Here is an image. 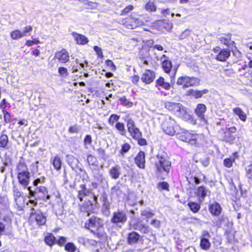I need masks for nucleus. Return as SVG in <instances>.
<instances>
[{"instance_id":"nucleus-29","label":"nucleus","mask_w":252,"mask_h":252,"mask_svg":"<svg viewBox=\"0 0 252 252\" xmlns=\"http://www.w3.org/2000/svg\"><path fill=\"white\" fill-rule=\"evenodd\" d=\"M51 161L56 170H60L62 167V162L61 158L58 155L53 158H51Z\"/></svg>"},{"instance_id":"nucleus-48","label":"nucleus","mask_w":252,"mask_h":252,"mask_svg":"<svg viewBox=\"0 0 252 252\" xmlns=\"http://www.w3.org/2000/svg\"><path fill=\"white\" fill-rule=\"evenodd\" d=\"M39 164H41V163H40L39 161H36L32 163L31 165V170L32 173L34 174L38 172Z\"/></svg>"},{"instance_id":"nucleus-55","label":"nucleus","mask_w":252,"mask_h":252,"mask_svg":"<svg viewBox=\"0 0 252 252\" xmlns=\"http://www.w3.org/2000/svg\"><path fill=\"white\" fill-rule=\"evenodd\" d=\"M2 112L4 115L3 117L4 122L6 123H9L11 122V115L8 112L6 111L5 110H3Z\"/></svg>"},{"instance_id":"nucleus-42","label":"nucleus","mask_w":252,"mask_h":252,"mask_svg":"<svg viewBox=\"0 0 252 252\" xmlns=\"http://www.w3.org/2000/svg\"><path fill=\"white\" fill-rule=\"evenodd\" d=\"M119 100L121 102V104L124 106L131 107L133 105L132 102L127 99L125 96L122 97H119Z\"/></svg>"},{"instance_id":"nucleus-64","label":"nucleus","mask_w":252,"mask_h":252,"mask_svg":"<svg viewBox=\"0 0 252 252\" xmlns=\"http://www.w3.org/2000/svg\"><path fill=\"white\" fill-rule=\"evenodd\" d=\"M96 252H107V249L104 245L99 243V248L95 250Z\"/></svg>"},{"instance_id":"nucleus-40","label":"nucleus","mask_w":252,"mask_h":252,"mask_svg":"<svg viewBox=\"0 0 252 252\" xmlns=\"http://www.w3.org/2000/svg\"><path fill=\"white\" fill-rule=\"evenodd\" d=\"M145 8L148 11H155L156 10L157 7L154 4V0H149V1L146 4Z\"/></svg>"},{"instance_id":"nucleus-54","label":"nucleus","mask_w":252,"mask_h":252,"mask_svg":"<svg viewBox=\"0 0 252 252\" xmlns=\"http://www.w3.org/2000/svg\"><path fill=\"white\" fill-rule=\"evenodd\" d=\"M22 194V192L20 191V189L16 187V186H14L13 187V195L14 197V199L16 200L18 198H20Z\"/></svg>"},{"instance_id":"nucleus-16","label":"nucleus","mask_w":252,"mask_h":252,"mask_svg":"<svg viewBox=\"0 0 252 252\" xmlns=\"http://www.w3.org/2000/svg\"><path fill=\"white\" fill-rule=\"evenodd\" d=\"M155 78V73L151 70H146L141 76L142 81L146 84L153 82Z\"/></svg>"},{"instance_id":"nucleus-17","label":"nucleus","mask_w":252,"mask_h":252,"mask_svg":"<svg viewBox=\"0 0 252 252\" xmlns=\"http://www.w3.org/2000/svg\"><path fill=\"white\" fill-rule=\"evenodd\" d=\"M209 92L208 90L204 89L203 90L189 89L187 92V95L190 96L195 99H198L202 97L203 95L206 94Z\"/></svg>"},{"instance_id":"nucleus-20","label":"nucleus","mask_w":252,"mask_h":252,"mask_svg":"<svg viewBox=\"0 0 252 252\" xmlns=\"http://www.w3.org/2000/svg\"><path fill=\"white\" fill-rule=\"evenodd\" d=\"M134 161L137 166L141 168L145 167V155L143 151H140L134 158Z\"/></svg>"},{"instance_id":"nucleus-18","label":"nucleus","mask_w":252,"mask_h":252,"mask_svg":"<svg viewBox=\"0 0 252 252\" xmlns=\"http://www.w3.org/2000/svg\"><path fill=\"white\" fill-rule=\"evenodd\" d=\"M141 236L138 233L132 231L127 234V243L129 245H133L138 243Z\"/></svg>"},{"instance_id":"nucleus-28","label":"nucleus","mask_w":252,"mask_h":252,"mask_svg":"<svg viewBox=\"0 0 252 252\" xmlns=\"http://www.w3.org/2000/svg\"><path fill=\"white\" fill-rule=\"evenodd\" d=\"M72 34L77 44L84 45L88 42V38L85 36L76 32H73Z\"/></svg>"},{"instance_id":"nucleus-3","label":"nucleus","mask_w":252,"mask_h":252,"mask_svg":"<svg viewBox=\"0 0 252 252\" xmlns=\"http://www.w3.org/2000/svg\"><path fill=\"white\" fill-rule=\"evenodd\" d=\"M171 162L167 154L163 150H159L157 155L155 163L156 173L158 174L169 173Z\"/></svg>"},{"instance_id":"nucleus-9","label":"nucleus","mask_w":252,"mask_h":252,"mask_svg":"<svg viewBox=\"0 0 252 252\" xmlns=\"http://www.w3.org/2000/svg\"><path fill=\"white\" fill-rule=\"evenodd\" d=\"M127 219L126 213L123 210H118L113 213L110 221L117 226L121 227L126 222Z\"/></svg>"},{"instance_id":"nucleus-26","label":"nucleus","mask_w":252,"mask_h":252,"mask_svg":"<svg viewBox=\"0 0 252 252\" xmlns=\"http://www.w3.org/2000/svg\"><path fill=\"white\" fill-rule=\"evenodd\" d=\"M133 229L139 231L143 234L148 233L149 232V227L144 223L137 222L133 224Z\"/></svg>"},{"instance_id":"nucleus-22","label":"nucleus","mask_w":252,"mask_h":252,"mask_svg":"<svg viewBox=\"0 0 252 252\" xmlns=\"http://www.w3.org/2000/svg\"><path fill=\"white\" fill-rule=\"evenodd\" d=\"M218 39L221 43L225 45L229 48L235 47V43L231 40V35L229 34L220 36Z\"/></svg>"},{"instance_id":"nucleus-41","label":"nucleus","mask_w":252,"mask_h":252,"mask_svg":"<svg viewBox=\"0 0 252 252\" xmlns=\"http://www.w3.org/2000/svg\"><path fill=\"white\" fill-rule=\"evenodd\" d=\"M56 240L55 237L51 234L46 236L45 238V243L50 246L53 245L55 243Z\"/></svg>"},{"instance_id":"nucleus-13","label":"nucleus","mask_w":252,"mask_h":252,"mask_svg":"<svg viewBox=\"0 0 252 252\" xmlns=\"http://www.w3.org/2000/svg\"><path fill=\"white\" fill-rule=\"evenodd\" d=\"M66 161L72 170H76L78 169L80 172L84 171L81 167V164L80 163L78 158H76L73 156L70 155H67Z\"/></svg>"},{"instance_id":"nucleus-27","label":"nucleus","mask_w":252,"mask_h":252,"mask_svg":"<svg viewBox=\"0 0 252 252\" xmlns=\"http://www.w3.org/2000/svg\"><path fill=\"white\" fill-rule=\"evenodd\" d=\"M156 87H160L162 88L169 90L170 89L171 85L165 81L163 77L160 76L156 80Z\"/></svg>"},{"instance_id":"nucleus-23","label":"nucleus","mask_w":252,"mask_h":252,"mask_svg":"<svg viewBox=\"0 0 252 252\" xmlns=\"http://www.w3.org/2000/svg\"><path fill=\"white\" fill-rule=\"evenodd\" d=\"M230 56V51L227 49H221L216 57V59L220 62L226 61Z\"/></svg>"},{"instance_id":"nucleus-52","label":"nucleus","mask_w":252,"mask_h":252,"mask_svg":"<svg viewBox=\"0 0 252 252\" xmlns=\"http://www.w3.org/2000/svg\"><path fill=\"white\" fill-rule=\"evenodd\" d=\"M247 178L252 180V164H251L246 167Z\"/></svg>"},{"instance_id":"nucleus-63","label":"nucleus","mask_w":252,"mask_h":252,"mask_svg":"<svg viewBox=\"0 0 252 252\" xmlns=\"http://www.w3.org/2000/svg\"><path fill=\"white\" fill-rule=\"evenodd\" d=\"M133 9V7L132 5H128L122 11V15L126 14L129 11H131Z\"/></svg>"},{"instance_id":"nucleus-35","label":"nucleus","mask_w":252,"mask_h":252,"mask_svg":"<svg viewBox=\"0 0 252 252\" xmlns=\"http://www.w3.org/2000/svg\"><path fill=\"white\" fill-rule=\"evenodd\" d=\"M16 169L17 174L29 172L26 164L22 161H19L17 164Z\"/></svg>"},{"instance_id":"nucleus-1","label":"nucleus","mask_w":252,"mask_h":252,"mask_svg":"<svg viewBox=\"0 0 252 252\" xmlns=\"http://www.w3.org/2000/svg\"><path fill=\"white\" fill-rule=\"evenodd\" d=\"M162 127L166 134L174 135L176 134L180 140L188 142L190 144L196 145L198 135L192 134L177 125L171 117L166 118L163 122Z\"/></svg>"},{"instance_id":"nucleus-61","label":"nucleus","mask_w":252,"mask_h":252,"mask_svg":"<svg viewBox=\"0 0 252 252\" xmlns=\"http://www.w3.org/2000/svg\"><path fill=\"white\" fill-rule=\"evenodd\" d=\"M39 40L36 38H34L32 40H27L26 42V45L28 46H32L33 44H37L39 43Z\"/></svg>"},{"instance_id":"nucleus-4","label":"nucleus","mask_w":252,"mask_h":252,"mask_svg":"<svg viewBox=\"0 0 252 252\" xmlns=\"http://www.w3.org/2000/svg\"><path fill=\"white\" fill-rule=\"evenodd\" d=\"M165 107L183 120L193 125L196 124V120L187 112L186 107L182 104L167 101L165 103Z\"/></svg>"},{"instance_id":"nucleus-6","label":"nucleus","mask_w":252,"mask_h":252,"mask_svg":"<svg viewBox=\"0 0 252 252\" xmlns=\"http://www.w3.org/2000/svg\"><path fill=\"white\" fill-rule=\"evenodd\" d=\"M104 224L103 220L96 217H91L85 223V227L91 231L92 233L95 232V230H98Z\"/></svg>"},{"instance_id":"nucleus-2","label":"nucleus","mask_w":252,"mask_h":252,"mask_svg":"<svg viewBox=\"0 0 252 252\" xmlns=\"http://www.w3.org/2000/svg\"><path fill=\"white\" fill-rule=\"evenodd\" d=\"M29 202L33 206L37 205V201H47L51 198L47 188L43 186L35 187L32 189L31 187L28 188Z\"/></svg>"},{"instance_id":"nucleus-36","label":"nucleus","mask_w":252,"mask_h":252,"mask_svg":"<svg viewBox=\"0 0 252 252\" xmlns=\"http://www.w3.org/2000/svg\"><path fill=\"white\" fill-rule=\"evenodd\" d=\"M236 131V128L234 126L229 127L226 130V131L224 132V135H230L229 138L228 139H226V141L230 142L234 140L235 137L233 136L231 134L235 133Z\"/></svg>"},{"instance_id":"nucleus-33","label":"nucleus","mask_w":252,"mask_h":252,"mask_svg":"<svg viewBox=\"0 0 252 252\" xmlns=\"http://www.w3.org/2000/svg\"><path fill=\"white\" fill-rule=\"evenodd\" d=\"M9 139L8 137L6 134H2L0 136V148L5 149H8L7 146Z\"/></svg>"},{"instance_id":"nucleus-47","label":"nucleus","mask_w":252,"mask_h":252,"mask_svg":"<svg viewBox=\"0 0 252 252\" xmlns=\"http://www.w3.org/2000/svg\"><path fill=\"white\" fill-rule=\"evenodd\" d=\"M131 146L129 144L127 143H125L122 146V149L120 151V154L124 156V154L128 152Z\"/></svg>"},{"instance_id":"nucleus-58","label":"nucleus","mask_w":252,"mask_h":252,"mask_svg":"<svg viewBox=\"0 0 252 252\" xmlns=\"http://www.w3.org/2000/svg\"><path fill=\"white\" fill-rule=\"evenodd\" d=\"M58 72L61 76L63 77H66L68 74L67 68L64 67H59Z\"/></svg>"},{"instance_id":"nucleus-34","label":"nucleus","mask_w":252,"mask_h":252,"mask_svg":"<svg viewBox=\"0 0 252 252\" xmlns=\"http://www.w3.org/2000/svg\"><path fill=\"white\" fill-rule=\"evenodd\" d=\"M87 162L90 166H92V167H90V168L99 167L96 158L92 155H89L88 156Z\"/></svg>"},{"instance_id":"nucleus-43","label":"nucleus","mask_w":252,"mask_h":252,"mask_svg":"<svg viewBox=\"0 0 252 252\" xmlns=\"http://www.w3.org/2000/svg\"><path fill=\"white\" fill-rule=\"evenodd\" d=\"M10 36L13 39H18L24 37L22 32L18 30L12 31L10 33Z\"/></svg>"},{"instance_id":"nucleus-45","label":"nucleus","mask_w":252,"mask_h":252,"mask_svg":"<svg viewBox=\"0 0 252 252\" xmlns=\"http://www.w3.org/2000/svg\"><path fill=\"white\" fill-rule=\"evenodd\" d=\"M65 251L68 252H74L76 250V247L75 245L71 242H68L64 246Z\"/></svg>"},{"instance_id":"nucleus-57","label":"nucleus","mask_w":252,"mask_h":252,"mask_svg":"<svg viewBox=\"0 0 252 252\" xmlns=\"http://www.w3.org/2000/svg\"><path fill=\"white\" fill-rule=\"evenodd\" d=\"M158 188L163 190H169V185L166 182H159L158 185Z\"/></svg>"},{"instance_id":"nucleus-62","label":"nucleus","mask_w":252,"mask_h":252,"mask_svg":"<svg viewBox=\"0 0 252 252\" xmlns=\"http://www.w3.org/2000/svg\"><path fill=\"white\" fill-rule=\"evenodd\" d=\"M199 162L205 167L208 166L210 163L209 158H204L200 159L199 160Z\"/></svg>"},{"instance_id":"nucleus-7","label":"nucleus","mask_w":252,"mask_h":252,"mask_svg":"<svg viewBox=\"0 0 252 252\" xmlns=\"http://www.w3.org/2000/svg\"><path fill=\"white\" fill-rule=\"evenodd\" d=\"M79 188L80 189L78 192V197L82 201L85 196H88L92 195L93 201L95 204H97L98 194H95L93 192V188L88 189L85 184H81Z\"/></svg>"},{"instance_id":"nucleus-25","label":"nucleus","mask_w":252,"mask_h":252,"mask_svg":"<svg viewBox=\"0 0 252 252\" xmlns=\"http://www.w3.org/2000/svg\"><path fill=\"white\" fill-rule=\"evenodd\" d=\"M210 193L208 189L202 186L199 187L196 191L197 196L199 198L200 201H203L208 195V193Z\"/></svg>"},{"instance_id":"nucleus-39","label":"nucleus","mask_w":252,"mask_h":252,"mask_svg":"<svg viewBox=\"0 0 252 252\" xmlns=\"http://www.w3.org/2000/svg\"><path fill=\"white\" fill-rule=\"evenodd\" d=\"M188 206L190 210L194 213H197L200 209V205L198 203L195 202H189Z\"/></svg>"},{"instance_id":"nucleus-59","label":"nucleus","mask_w":252,"mask_h":252,"mask_svg":"<svg viewBox=\"0 0 252 252\" xmlns=\"http://www.w3.org/2000/svg\"><path fill=\"white\" fill-rule=\"evenodd\" d=\"M97 153L98 155L101 157V158L103 159H106V157L105 155V150L101 148H98L96 150Z\"/></svg>"},{"instance_id":"nucleus-49","label":"nucleus","mask_w":252,"mask_h":252,"mask_svg":"<svg viewBox=\"0 0 252 252\" xmlns=\"http://www.w3.org/2000/svg\"><path fill=\"white\" fill-rule=\"evenodd\" d=\"M140 214L142 216L145 217L147 219L151 218L154 216V213L150 211L148 209L141 211Z\"/></svg>"},{"instance_id":"nucleus-12","label":"nucleus","mask_w":252,"mask_h":252,"mask_svg":"<svg viewBox=\"0 0 252 252\" xmlns=\"http://www.w3.org/2000/svg\"><path fill=\"white\" fill-rule=\"evenodd\" d=\"M31 217L35 219L37 224L39 225L44 224L46 221V216L39 210H35L34 208H32Z\"/></svg>"},{"instance_id":"nucleus-32","label":"nucleus","mask_w":252,"mask_h":252,"mask_svg":"<svg viewBox=\"0 0 252 252\" xmlns=\"http://www.w3.org/2000/svg\"><path fill=\"white\" fill-rule=\"evenodd\" d=\"M211 244L209 239L206 238H201L200 242V247L201 249L204 251H208L211 248Z\"/></svg>"},{"instance_id":"nucleus-44","label":"nucleus","mask_w":252,"mask_h":252,"mask_svg":"<svg viewBox=\"0 0 252 252\" xmlns=\"http://www.w3.org/2000/svg\"><path fill=\"white\" fill-rule=\"evenodd\" d=\"M120 116L117 114H111L108 119V124L111 126H113L115 122H119Z\"/></svg>"},{"instance_id":"nucleus-10","label":"nucleus","mask_w":252,"mask_h":252,"mask_svg":"<svg viewBox=\"0 0 252 252\" xmlns=\"http://www.w3.org/2000/svg\"><path fill=\"white\" fill-rule=\"evenodd\" d=\"M212 224L217 228H222L223 229H229L232 225L228 217L225 215L217 217L216 218L212 220Z\"/></svg>"},{"instance_id":"nucleus-53","label":"nucleus","mask_w":252,"mask_h":252,"mask_svg":"<svg viewBox=\"0 0 252 252\" xmlns=\"http://www.w3.org/2000/svg\"><path fill=\"white\" fill-rule=\"evenodd\" d=\"M191 34V31L189 29L185 30L180 35L179 37L181 39H184L189 37Z\"/></svg>"},{"instance_id":"nucleus-38","label":"nucleus","mask_w":252,"mask_h":252,"mask_svg":"<svg viewBox=\"0 0 252 252\" xmlns=\"http://www.w3.org/2000/svg\"><path fill=\"white\" fill-rule=\"evenodd\" d=\"M115 128L116 129L119 131V133L125 136L126 133V130L125 127V125L123 123L117 122L115 124Z\"/></svg>"},{"instance_id":"nucleus-8","label":"nucleus","mask_w":252,"mask_h":252,"mask_svg":"<svg viewBox=\"0 0 252 252\" xmlns=\"http://www.w3.org/2000/svg\"><path fill=\"white\" fill-rule=\"evenodd\" d=\"M200 80L194 77L181 76L178 78L177 84L182 85L184 89L189 87L197 86L199 84Z\"/></svg>"},{"instance_id":"nucleus-50","label":"nucleus","mask_w":252,"mask_h":252,"mask_svg":"<svg viewBox=\"0 0 252 252\" xmlns=\"http://www.w3.org/2000/svg\"><path fill=\"white\" fill-rule=\"evenodd\" d=\"M84 5L87 9H94L96 8L97 4L96 2L89 1L88 0H86L85 1Z\"/></svg>"},{"instance_id":"nucleus-37","label":"nucleus","mask_w":252,"mask_h":252,"mask_svg":"<svg viewBox=\"0 0 252 252\" xmlns=\"http://www.w3.org/2000/svg\"><path fill=\"white\" fill-rule=\"evenodd\" d=\"M128 132L130 134V135L134 139L139 138L142 135L141 132L137 127L133 128L131 130L128 131Z\"/></svg>"},{"instance_id":"nucleus-46","label":"nucleus","mask_w":252,"mask_h":252,"mask_svg":"<svg viewBox=\"0 0 252 252\" xmlns=\"http://www.w3.org/2000/svg\"><path fill=\"white\" fill-rule=\"evenodd\" d=\"M235 161L234 158H226L223 160V165L227 168L232 166L233 163Z\"/></svg>"},{"instance_id":"nucleus-51","label":"nucleus","mask_w":252,"mask_h":252,"mask_svg":"<svg viewBox=\"0 0 252 252\" xmlns=\"http://www.w3.org/2000/svg\"><path fill=\"white\" fill-rule=\"evenodd\" d=\"M125 121L126 122V127L128 131L131 130L133 128L136 127L134 121L131 118H128L127 120H125Z\"/></svg>"},{"instance_id":"nucleus-11","label":"nucleus","mask_w":252,"mask_h":252,"mask_svg":"<svg viewBox=\"0 0 252 252\" xmlns=\"http://www.w3.org/2000/svg\"><path fill=\"white\" fill-rule=\"evenodd\" d=\"M207 107L204 104L199 103L196 105L194 113L198 119L205 124L208 123L207 117L205 115Z\"/></svg>"},{"instance_id":"nucleus-19","label":"nucleus","mask_w":252,"mask_h":252,"mask_svg":"<svg viewBox=\"0 0 252 252\" xmlns=\"http://www.w3.org/2000/svg\"><path fill=\"white\" fill-rule=\"evenodd\" d=\"M55 57L62 63H65L69 60V54L64 49L56 52Z\"/></svg>"},{"instance_id":"nucleus-60","label":"nucleus","mask_w":252,"mask_h":252,"mask_svg":"<svg viewBox=\"0 0 252 252\" xmlns=\"http://www.w3.org/2000/svg\"><path fill=\"white\" fill-rule=\"evenodd\" d=\"M149 58L140 57V60L141 61L140 65L141 67H144L145 65H148L149 64Z\"/></svg>"},{"instance_id":"nucleus-14","label":"nucleus","mask_w":252,"mask_h":252,"mask_svg":"<svg viewBox=\"0 0 252 252\" xmlns=\"http://www.w3.org/2000/svg\"><path fill=\"white\" fill-rule=\"evenodd\" d=\"M31 175L30 172L17 174V178L19 184L24 189H27L30 184Z\"/></svg>"},{"instance_id":"nucleus-24","label":"nucleus","mask_w":252,"mask_h":252,"mask_svg":"<svg viewBox=\"0 0 252 252\" xmlns=\"http://www.w3.org/2000/svg\"><path fill=\"white\" fill-rule=\"evenodd\" d=\"M162 61V68L164 72L166 73H169L172 67V64L170 61L168 60L167 58L165 55H163L161 58Z\"/></svg>"},{"instance_id":"nucleus-30","label":"nucleus","mask_w":252,"mask_h":252,"mask_svg":"<svg viewBox=\"0 0 252 252\" xmlns=\"http://www.w3.org/2000/svg\"><path fill=\"white\" fill-rule=\"evenodd\" d=\"M233 112L242 121H246L247 118V115L242 109L239 107H236L233 108Z\"/></svg>"},{"instance_id":"nucleus-5","label":"nucleus","mask_w":252,"mask_h":252,"mask_svg":"<svg viewBox=\"0 0 252 252\" xmlns=\"http://www.w3.org/2000/svg\"><path fill=\"white\" fill-rule=\"evenodd\" d=\"M91 170L94 181L91 183V186L94 189H96L100 185L102 188L107 187L108 186L107 181L101 172L99 167L91 168Z\"/></svg>"},{"instance_id":"nucleus-31","label":"nucleus","mask_w":252,"mask_h":252,"mask_svg":"<svg viewBox=\"0 0 252 252\" xmlns=\"http://www.w3.org/2000/svg\"><path fill=\"white\" fill-rule=\"evenodd\" d=\"M102 201L103 202L102 204V210L104 211H109L110 205V203L108 200V199L107 198V194L106 193L103 192L101 194V198Z\"/></svg>"},{"instance_id":"nucleus-15","label":"nucleus","mask_w":252,"mask_h":252,"mask_svg":"<svg viewBox=\"0 0 252 252\" xmlns=\"http://www.w3.org/2000/svg\"><path fill=\"white\" fill-rule=\"evenodd\" d=\"M208 210L210 214L214 216H219L222 211V207L218 202L215 201L209 205Z\"/></svg>"},{"instance_id":"nucleus-56","label":"nucleus","mask_w":252,"mask_h":252,"mask_svg":"<svg viewBox=\"0 0 252 252\" xmlns=\"http://www.w3.org/2000/svg\"><path fill=\"white\" fill-rule=\"evenodd\" d=\"M45 181V178L44 177L37 178L33 181V185L35 187H39L38 184H43Z\"/></svg>"},{"instance_id":"nucleus-21","label":"nucleus","mask_w":252,"mask_h":252,"mask_svg":"<svg viewBox=\"0 0 252 252\" xmlns=\"http://www.w3.org/2000/svg\"><path fill=\"white\" fill-rule=\"evenodd\" d=\"M122 168L121 167L116 164L114 166H112L109 170L108 173L110 177L113 180H117L119 178L121 175Z\"/></svg>"}]
</instances>
